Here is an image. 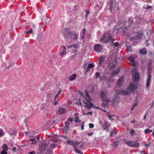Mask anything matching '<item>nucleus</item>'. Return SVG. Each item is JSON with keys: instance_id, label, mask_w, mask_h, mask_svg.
Wrapping results in <instances>:
<instances>
[{"instance_id": "1", "label": "nucleus", "mask_w": 154, "mask_h": 154, "mask_svg": "<svg viewBox=\"0 0 154 154\" xmlns=\"http://www.w3.org/2000/svg\"><path fill=\"white\" fill-rule=\"evenodd\" d=\"M136 85L134 83H130L127 89L124 91L123 90H120L117 92V93L119 94L124 95H129L130 92L134 89L135 88Z\"/></svg>"}, {"instance_id": "2", "label": "nucleus", "mask_w": 154, "mask_h": 154, "mask_svg": "<svg viewBox=\"0 0 154 154\" xmlns=\"http://www.w3.org/2000/svg\"><path fill=\"white\" fill-rule=\"evenodd\" d=\"M111 35L108 32H106L101 37L100 40L101 43H107L111 41L110 44H113V42L112 41Z\"/></svg>"}, {"instance_id": "3", "label": "nucleus", "mask_w": 154, "mask_h": 154, "mask_svg": "<svg viewBox=\"0 0 154 154\" xmlns=\"http://www.w3.org/2000/svg\"><path fill=\"white\" fill-rule=\"evenodd\" d=\"M85 94L88 98L87 99L85 98L84 100H83V103L85 104L84 106H85L86 108H90L91 107L93 106V104L90 102L91 98L89 96L88 92L86 91Z\"/></svg>"}, {"instance_id": "4", "label": "nucleus", "mask_w": 154, "mask_h": 154, "mask_svg": "<svg viewBox=\"0 0 154 154\" xmlns=\"http://www.w3.org/2000/svg\"><path fill=\"white\" fill-rule=\"evenodd\" d=\"M107 91L105 90L102 91L101 92V99L103 102L106 103H108L111 101L110 100L107 98Z\"/></svg>"}, {"instance_id": "5", "label": "nucleus", "mask_w": 154, "mask_h": 154, "mask_svg": "<svg viewBox=\"0 0 154 154\" xmlns=\"http://www.w3.org/2000/svg\"><path fill=\"white\" fill-rule=\"evenodd\" d=\"M131 72L133 75L132 78V80L134 82H137L139 80V74L136 69H133Z\"/></svg>"}, {"instance_id": "6", "label": "nucleus", "mask_w": 154, "mask_h": 154, "mask_svg": "<svg viewBox=\"0 0 154 154\" xmlns=\"http://www.w3.org/2000/svg\"><path fill=\"white\" fill-rule=\"evenodd\" d=\"M126 143L129 146L134 147H137L139 146V144L137 141H127Z\"/></svg>"}, {"instance_id": "7", "label": "nucleus", "mask_w": 154, "mask_h": 154, "mask_svg": "<svg viewBox=\"0 0 154 154\" xmlns=\"http://www.w3.org/2000/svg\"><path fill=\"white\" fill-rule=\"evenodd\" d=\"M61 32L62 35L65 37H67L69 34L71 33L70 30L67 28H65L62 29Z\"/></svg>"}, {"instance_id": "8", "label": "nucleus", "mask_w": 154, "mask_h": 154, "mask_svg": "<svg viewBox=\"0 0 154 154\" xmlns=\"http://www.w3.org/2000/svg\"><path fill=\"white\" fill-rule=\"evenodd\" d=\"M48 144V143H44V144L41 145L39 146V149L40 150L41 153H43L44 152L46 149L47 146Z\"/></svg>"}, {"instance_id": "9", "label": "nucleus", "mask_w": 154, "mask_h": 154, "mask_svg": "<svg viewBox=\"0 0 154 154\" xmlns=\"http://www.w3.org/2000/svg\"><path fill=\"white\" fill-rule=\"evenodd\" d=\"M94 49L97 52H101L102 49L101 45L99 44L95 45L94 47Z\"/></svg>"}, {"instance_id": "10", "label": "nucleus", "mask_w": 154, "mask_h": 154, "mask_svg": "<svg viewBox=\"0 0 154 154\" xmlns=\"http://www.w3.org/2000/svg\"><path fill=\"white\" fill-rule=\"evenodd\" d=\"M39 140L40 137H33L29 139V141L30 144L32 143V144H35Z\"/></svg>"}, {"instance_id": "11", "label": "nucleus", "mask_w": 154, "mask_h": 154, "mask_svg": "<svg viewBox=\"0 0 154 154\" xmlns=\"http://www.w3.org/2000/svg\"><path fill=\"white\" fill-rule=\"evenodd\" d=\"M120 90H118L117 91H116V94H115L113 97L112 98V103L113 104L115 103H117L119 102V100H118V96L117 94H119L118 93H117V92L119 91H120Z\"/></svg>"}, {"instance_id": "12", "label": "nucleus", "mask_w": 154, "mask_h": 154, "mask_svg": "<svg viewBox=\"0 0 154 154\" xmlns=\"http://www.w3.org/2000/svg\"><path fill=\"white\" fill-rule=\"evenodd\" d=\"M71 34L72 36L71 38H72L74 40H77L78 38V33L76 32H71Z\"/></svg>"}, {"instance_id": "13", "label": "nucleus", "mask_w": 154, "mask_h": 154, "mask_svg": "<svg viewBox=\"0 0 154 154\" xmlns=\"http://www.w3.org/2000/svg\"><path fill=\"white\" fill-rule=\"evenodd\" d=\"M124 79L123 77H121L119 78L117 84L118 86L120 87L122 86L124 82Z\"/></svg>"}, {"instance_id": "14", "label": "nucleus", "mask_w": 154, "mask_h": 154, "mask_svg": "<svg viewBox=\"0 0 154 154\" xmlns=\"http://www.w3.org/2000/svg\"><path fill=\"white\" fill-rule=\"evenodd\" d=\"M2 148L3 150L1 152V154H7L6 151L8 149L7 145L6 144H4L2 146Z\"/></svg>"}, {"instance_id": "15", "label": "nucleus", "mask_w": 154, "mask_h": 154, "mask_svg": "<svg viewBox=\"0 0 154 154\" xmlns=\"http://www.w3.org/2000/svg\"><path fill=\"white\" fill-rule=\"evenodd\" d=\"M143 35L140 32H138L136 33V35H135L133 38L135 40H137L140 39Z\"/></svg>"}, {"instance_id": "16", "label": "nucleus", "mask_w": 154, "mask_h": 154, "mask_svg": "<svg viewBox=\"0 0 154 154\" xmlns=\"http://www.w3.org/2000/svg\"><path fill=\"white\" fill-rule=\"evenodd\" d=\"M151 75L150 74H149L148 75V78L147 79L146 81V85L147 86V87H146V88H147L150 84V80L151 79Z\"/></svg>"}, {"instance_id": "17", "label": "nucleus", "mask_w": 154, "mask_h": 154, "mask_svg": "<svg viewBox=\"0 0 154 154\" xmlns=\"http://www.w3.org/2000/svg\"><path fill=\"white\" fill-rule=\"evenodd\" d=\"M119 71V69H116L115 71H113L110 74V76H114L116 75Z\"/></svg>"}, {"instance_id": "18", "label": "nucleus", "mask_w": 154, "mask_h": 154, "mask_svg": "<svg viewBox=\"0 0 154 154\" xmlns=\"http://www.w3.org/2000/svg\"><path fill=\"white\" fill-rule=\"evenodd\" d=\"M109 66L111 69L113 68L116 65V61L114 60L112 62L110 61L109 63Z\"/></svg>"}, {"instance_id": "19", "label": "nucleus", "mask_w": 154, "mask_h": 154, "mask_svg": "<svg viewBox=\"0 0 154 154\" xmlns=\"http://www.w3.org/2000/svg\"><path fill=\"white\" fill-rule=\"evenodd\" d=\"M136 57V56L135 55L131 56L129 57V60L131 62L133 63L134 60V58Z\"/></svg>"}, {"instance_id": "20", "label": "nucleus", "mask_w": 154, "mask_h": 154, "mask_svg": "<svg viewBox=\"0 0 154 154\" xmlns=\"http://www.w3.org/2000/svg\"><path fill=\"white\" fill-rule=\"evenodd\" d=\"M140 53L143 55L146 54L147 53L146 49L145 48H143L141 49L140 51Z\"/></svg>"}, {"instance_id": "21", "label": "nucleus", "mask_w": 154, "mask_h": 154, "mask_svg": "<svg viewBox=\"0 0 154 154\" xmlns=\"http://www.w3.org/2000/svg\"><path fill=\"white\" fill-rule=\"evenodd\" d=\"M65 110L63 108H60L59 109V112L61 114H63L65 113Z\"/></svg>"}, {"instance_id": "22", "label": "nucleus", "mask_w": 154, "mask_h": 154, "mask_svg": "<svg viewBox=\"0 0 154 154\" xmlns=\"http://www.w3.org/2000/svg\"><path fill=\"white\" fill-rule=\"evenodd\" d=\"M76 76V75L75 74H74L69 77V79L70 81H72L75 79Z\"/></svg>"}, {"instance_id": "23", "label": "nucleus", "mask_w": 154, "mask_h": 154, "mask_svg": "<svg viewBox=\"0 0 154 154\" xmlns=\"http://www.w3.org/2000/svg\"><path fill=\"white\" fill-rule=\"evenodd\" d=\"M8 131L10 135H12L15 133L16 131L14 129H10Z\"/></svg>"}, {"instance_id": "24", "label": "nucleus", "mask_w": 154, "mask_h": 154, "mask_svg": "<svg viewBox=\"0 0 154 154\" xmlns=\"http://www.w3.org/2000/svg\"><path fill=\"white\" fill-rule=\"evenodd\" d=\"M63 130L65 133H66L69 130V126H66L63 128Z\"/></svg>"}, {"instance_id": "25", "label": "nucleus", "mask_w": 154, "mask_h": 154, "mask_svg": "<svg viewBox=\"0 0 154 154\" xmlns=\"http://www.w3.org/2000/svg\"><path fill=\"white\" fill-rule=\"evenodd\" d=\"M128 30V27L126 26H124L123 28V29H122V31L123 32V33L124 34H126V33Z\"/></svg>"}, {"instance_id": "26", "label": "nucleus", "mask_w": 154, "mask_h": 154, "mask_svg": "<svg viewBox=\"0 0 154 154\" xmlns=\"http://www.w3.org/2000/svg\"><path fill=\"white\" fill-rule=\"evenodd\" d=\"M81 143V142H78L75 141H73V146L74 147V148L76 147V146L78 145L79 144Z\"/></svg>"}, {"instance_id": "27", "label": "nucleus", "mask_w": 154, "mask_h": 154, "mask_svg": "<svg viewBox=\"0 0 154 154\" xmlns=\"http://www.w3.org/2000/svg\"><path fill=\"white\" fill-rule=\"evenodd\" d=\"M104 60V58L103 56H101L100 57L99 61V65H100L103 62Z\"/></svg>"}, {"instance_id": "28", "label": "nucleus", "mask_w": 154, "mask_h": 154, "mask_svg": "<svg viewBox=\"0 0 154 154\" xmlns=\"http://www.w3.org/2000/svg\"><path fill=\"white\" fill-rule=\"evenodd\" d=\"M77 47V44H74L73 45H71L68 46L67 47L68 48H71L72 47L74 48H76Z\"/></svg>"}, {"instance_id": "29", "label": "nucleus", "mask_w": 154, "mask_h": 154, "mask_svg": "<svg viewBox=\"0 0 154 154\" xmlns=\"http://www.w3.org/2000/svg\"><path fill=\"white\" fill-rule=\"evenodd\" d=\"M61 91V90L60 89L58 91L57 93V94L55 95L54 98V100H55L59 96V95L60 94V93Z\"/></svg>"}, {"instance_id": "30", "label": "nucleus", "mask_w": 154, "mask_h": 154, "mask_svg": "<svg viewBox=\"0 0 154 154\" xmlns=\"http://www.w3.org/2000/svg\"><path fill=\"white\" fill-rule=\"evenodd\" d=\"M74 151L75 152H76L79 153H80L82 154H83L82 152L80 151L77 147H75L74 148Z\"/></svg>"}, {"instance_id": "31", "label": "nucleus", "mask_w": 154, "mask_h": 154, "mask_svg": "<svg viewBox=\"0 0 154 154\" xmlns=\"http://www.w3.org/2000/svg\"><path fill=\"white\" fill-rule=\"evenodd\" d=\"M152 130H150L149 129H145L144 131L145 134L150 133L152 132Z\"/></svg>"}, {"instance_id": "32", "label": "nucleus", "mask_w": 154, "mask_h": 154, "mask_svg": "<svg viewBox=\"0 0 154 154\" xmlns=\"http://www.w3.org/2000/svg\"><path fill=\"white\" fill-rule=\"evenodd\" d=\"M130 133L132 136H133L135 135V132L134 130L132 129L131 130Z\"/></svg>"}, {"instance_id": "33", "label": "nucleus", "mask_w": 154, "mask_h": 154, "mask_svg": "<svg viewBox=\"0 0 154 154\" xmlns=\"http://www.w3.org/2000/svg\"><path fill=\"white\" fill-rule=\"evenodd\" d=\"M5 133L3 132L2 129H0V137H2L4 135Z\"/></svg>"}, {"instance_id": "34", "label": "nucleus", "mask_w": 154, "mask_h": 154, "mask_svg": "<svg viewBox=\"0 0 154 154\" xmlns=\"http://www.w3.org/2000/svg\"><path fill=\"white\" fill-rule=\"evenodd\" d=\"M54 94L53 93H52L51 94L50 93L48 95L47 97L49 98H51V97L52 98L54 95Z\"/></svg>"}, {"instance_id": "35", "label": "nucleus", "mask_w": 154, "mask_h": 154, "mask_svg": "<svg viewBox=\"0 0 154 154\" xmlns=\"http://www.w3.org/2000/svg\"><path fill=\"white\" fill-rule=\"evenodd\" d=\"M114 8V5L113 4V3L112 2L111 3L110 7L109 9L110 11H111L112 9Z\"/></svg>"}, {"instance_id": "36", "label": "nucleus", "mask_w": 154, "mask_h": 154, "mask_svg": "<svg viewBox=\"0 0 154 154\" xmlns=\"http://www.w3.org/2000/svg\"><path fill=\"white\" fill-rule=\"evenodd\" d=\"M118 142L117 141H115L112 144V145L113 146H116L118 145Z\"/></svg>"}, {"instance_id": "37", "label": "nucleus", "mask_w": 154, "mask_h": 154, "mask_svg": "<svg viewBox=\"0 0 154 154\" xmlns=\"http://www.w3.org/2000/svg\"><path fill=\"white\" fill-rule=\"evenodd\" d=\"M73 141L72 140H68L66 141V142L70 145L73 144Z\"/></svg>"}, {"instance_id": "38", "label": "nucleus", "mask_w": 154, "mask_h": 154, "mask_svg": "<svg viewBox=\"0 0 154 154\" xmlns=\"http://www.w3.org/2000/svg\"><path fill=\"white\" fill-rule=\"evenodd\" d=\"M104 111L106 112H107L108 113V117L109 118V119L110 120H112L113 119H112V117H113V116L109 115V114L108 113V112L106 111Z\"/></svg>"}, {"instance_id": "39", "label": "nucleus", "mask_w": 154, "mask_h": 154, "mask_svg": "<svg viewBox=\"0 0 154 154\" xmlns=\"http://www.w3.org/2000/svg\"><path fill=\"white\" fill-rule=\"evenodd\" d=\"M75 122H80V120L79 119L78 117L76 116L75 119Z\"/></svg>"}, {"instance_id": "40", "label": "nucleus", "mask_w": 154, "mask_h": 154, "mask_svg": "<svg viewBox=\"0 0 154 154\" xmlns=\"http://www.w3.org/2000/svg\"><path fill=\"white\" fill-rule=\"evenodd\" d=\"M116 134V131H112V132H111L110 133V136L111 137L113 136Z\"/></svg>"}, {"instance_id": "41", "label": "nucleus", "mask_w": 154, "mask_h": 154, "mask_svg": "<svg viewBox=\"0 0 154 154\" xmlns=\"http://www.w3.org/2000/svg\"><path fill=\"white\" fill-rule=\"evenodd\" d=\"M133 21L130 18V19H129L128 22V24H131V23H133Z\"/></svg>"}, {"instance_id": "42", "label": "nucleus", "mask_w": 154, "mask_h": 154, "mask_svg": "<svg viewBox=\"0 0 154 154\" xmlns=\"http://www.w3.org/2000/svg\"><path fill=\"white\" fill-rule=\"evenodd\" d=\"M57 144L55 143H53L51 145V147L53 148H54L56 146Z\"/></svg>"}, {"instance_id": "43", "label": "nucleus", "mask_w": 154, "mask_h": 154, "mask_svg": "<svg viewBox=\"0 0 154 154\" xmlns=\"http://www.w3.org/2000/svg\"><path fill=\"white\" fill-rule=\"evenodd\" d=\"M94 65L93 64H89L88 65V67L90 69L94 67Z\"/></svg>"}, {"instance_id": "44", "label": "nucleus", "mask_w": 154, "mask_h": 154, "mask_svg": "<svg viewBox=\"0 0 154 154\" xmlns=\"http://www.w3.org/2000/svg\"><path fill=\"white\" fill-rule=\"evenodd\" d=\"M100 73L98 72H96L95 73V78L97 79L98 77H99V75Z\"/></svg>"}, {"instance_id": "45", "label": "nucleus", "mask_w": 154, "mask_h": 154, "mask_svg": "<svg viewBox=\"0 0 154 154\" xmlns=\"http://www.w3.org/2000/svg\"><path fill=\"white\" fill-rule=\"evenodd\" d=\"M89 128H92L94 127V125L92 123H90V124H89Z\"/></svg>"}, {"instance_id": "46", "label": "nucleus", "mask_w": 154, "mask_h": 154, "mask_svg": "<svg viewBox=\"0 0 154 154\" xmlns=\"http://www.w3.org/2000/svg\"><path fill=\"white\" fill-rule=\"evenodd\" d=\"M86 31V29L85 28H83L82 31V34H83L84 35H85Z\"/></svg>"}, {"instance_id": "47", "label": "nucleus", "mask_w": 154, "mask_h": 154, "mask_svg": "<svg viewBox=\"0 0 154 154\" xmlns=\"http://www.w3.org/2000/svg\"><path fill=\"white\" fill-rule=\"evenodd\" d=\"M32 29H30L29 30L27 31L26 32V33H32Z\"/></svg>"}, {"instance_id": "48", "label": "nucleus", "mask_w": 154, "mask_h": 154, "mask_svg": "<svg viewBox=\"0 0 154 154\" xmlns=\"http://www.w3.org/2000/svg\"><path fill=\"white\" fill-rule=\"evenodd\" d=\"M104 129L107 132H109V129L107 126H106V127L104 128Z\"/></svg>"}, {"instance_id": "49", "label": "nucleus", "mask_w": 154, "mask_h": 154, "mask_svg": "<svg viewBox=\"0 0 154 154\" xmlns=\"http://www.w3.org/2000/svg\"><path fill=\"white\" fill-rule=\"evenodd\" d=\"M114 45L116 47L119 45V43L118 42H116L114 44Z\"/></svg>"}, {"instance_id": "50", "label": "nucleus", "mask_w": 154, "mask_h": 154, "mask_svg": "<svg viewBox=\"0 0 154 154\" xmlns=\"http://www.w3.org/2000/svg\"><path fill=\"white\" fill-rule=\"evenodd\" d=\"M103 124L105 125V126H107L108 125V122L106 121H105L104 122Z\"/></svg>"}, {"instance_id": "51", "label": "nucleus", "mask_w": 154, "mask_h": 154, "mask_svg": "<svg viewBox=\"0 0 154 154\" xmlns=\"http://www.w3.org/2000/svg\"><path fill=\"white\" fill-rule=\"evenodd\" d=\"M151 64L148 63L147 66V69H150L151 68Z\"/></svg>"}, {"instance_id": "52", "label": "nucleus", "mask_w": 154, "mask_h": 154, "mask_svg": "<svg viewBox=\"0 0 154 154\" xmlns=\"http://www.w3.org/2000/svg\"><path fill=\"white\" fill-rule=\"evenodd\" d=\"M84 125L83 124H82L81 125V129L82 130H84Z\"/></svg>"}, {"instance_id": "53", "label": "nucleus", "mask_w": 154, "mask_h": 154, "mask_svg": "<svg viewBox=\"0 0 154 154\" xmlns=\"http://www.w3.org/2000/svg\"><path fill=\"white\" fill-rule=\"evenodd\" d=\"M73 119L72 118H69L68 119V121H70V122H72L73 121Z\"/></svg>"}, {"instance_id": "54", "label": "nucleus", "mask_w": 154, "mask_h": 154, "mask_svg": "<svg viewBox=\"0 0 154 154\" xmlns=\"http://www.w3.org/2000/svg\"><path fill=\"white\" fill-rule=\"evenodd\" d=\"M86 17H87V15L89 14V12L88 11H87L86 10Z\"/></svg>"}, {"instance_id": "55", "label": "nucleus", "mask_w": 154, "mask_h": 154, "mask_svg": "<svg viewBox=\"0 0 154 154\" xmlns=\"http://www.w3.org/2000/svg\"><path fill=\"white\" fill-rule=\"evenodd\" d=\"M137 105V102H136L133 105V106L135 107H136Z\"/></svg>"}, {"instance_id": "56", "label": "nucleus", "mask_w": 154, "mask_h": 154, "mask_svg": "<svg viewBox=\"0 0 154 154\" xmlns=\"http://www.w3.org/2000/svg\"><path fill=\"white\" fill-rule=\"evenodd\" d=\"M145 147H146L147 148H148L149 146V144H148L146 143L145 144Z\"/></svg>"}, {"instance_id": "57", "label": "nucleus", "mask_w": 154, "mask_h": 154, "mask_svg": "<svg viewBox=\"0 0 154 154\" xmlns=\"http://www.w3.org/2000/svg\"><path fill=\"white\" fill-rule=\"evenodd\" d=\"M93 134V132H91V133H88V136H91V135H92Z\"/></svg>"}, {"instance_id": "58", "label": "nucleus", "mask_w": 154, "mask_h": 154, "mask_svg": "<svg viewBox=\"0 0 154 154\" xmlns=\"http://www.w3.org/2000/svg\"><path fill=\"white\" fill-rule=\"evenodd\" d=\"M65 125H66V126H68V125H69V123L68 122H66L65 123Z\"/></svg>"}, {"instance_id": "59", "label": "nucleus", "mask_w": 154, "mask_h": 154, "mask_svg": "<svg viewBox=\"0 0 154 154\" xmlns=\"http://www.w3.org/2000/svg\"><path fill=\"white\" fill-rule=\"evenodd\" d=\"M151 6H148L146 8H145V9H149L151 8Z\"/></svg>"}, {"instance_id": "60", "label": "nucleus", "mask_w": 154, "mask_h": 154, "mask_svg": "<svg viewBox=\"0 0 154 154\" xmlns=\"http://www.w3.org/2000/svg\"><path fill=\"white\" fill-rule=\"evenodd\" d=\"M29 154H35V153L34 151H33L29 152Z\"/></svg>"}, {"instance_id": "61", "label": "nucleus", "mask_w": 154, "mask_h": 154, "mask_svg": "<svg viewBox=\"0 0 154 154\" xmlns=\"http://www.w3.org/2000/svg\"><path fill=\"white\" fill-rule=\"evenodd\" d=\"M90 68H88H88L86 70V71L85 72L86 73L87 72H88L89 71H90Z\"/></svg>"}, {"instance_id": "62", "label": "nucleus", "mask_w": 154, "mask_h": 154, "mask_svg": "<svg viewBox=\"0 0 154 154\" xmlns=\"http://www.w3.org/2000/svg\"><path fill=\"white\" fill-rule=\"evenodd\" d=\"M63 52L64 54H66V50L63 49Z\"/></svg>"}, {"instance_id": "63", "label": "nucleus", "mask_w": 154, "mask_h": 154, "mask_svg": "<svg viewBox=\"0 0 154 154\" xmlns=\"http://www.w3.org/2000/svg\"><path fill=\"white\" fill-rule=\"evenodd\" d=\"M14 151H15V150H16V147H13V149H12Z\"/></svg>"}, {"instance_id": "64", "label": "nucleus", "mask_w": 154, "mask_h": 154, "mask_svg": "<svg viewBox=\"0 0 154 154\" xmlns=\"http://www.w3.org/2000/svg\"><path fill=\"white\" fill-rule=\"evenodd\" d=\"M81 35H82V36H81V38H82V39H84L85 35H84L83 34H81Z\"/></svg>"}]
</instances>
